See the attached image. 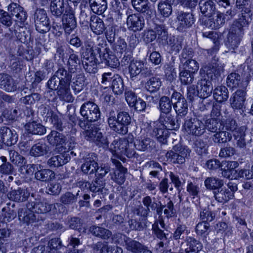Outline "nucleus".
<instances>
[{
  "label": "nucleus",
  "instance_id": "c9c22d12",
  "mask_svg": "<svg viewBox=\"0 0 253 253\" xmlns=\"http://www.w3.org/2000/svg\"><path fill=\"white\" fill-rule=\"evenodd\" d=\"M89 4L92 11L98 14H101L107 9L106 0H89Z\"/></svg>",
  "mask_w": 253,
  "mask_h": 253
},
{
  "label": "nucleus",
  "instance_id": "603ef678",
  "mask_svg": "<svg viewBox=\"0 0 253 253\" xmlns=\"http://www.w3.org/2000/svg\"><path fill=\"white\" fill-rule=\"evenodd\" d=\"M105 184V183L103 179L100 178H97L96 180L91 184H88V185H89L90 191L93 192H99L104 188Z\"/></svg>",
  "mask_w": 253,
  "mask_h": 253
},
{
  "label": "nucleus",
  "instance_id": "e433bc0d",
  "mask_svg": "<svg viewBox=\"0 0 253 253\" xmlns=\"http://www.w3.org/2000/svg\"><path fill=\"white\" fill-rule=\"evenodd\" d=\"M1 130L2 141L8 146H10L16 142L17 137L14 135L11 129L4 127Z\"/></svg>",
  "mask_w": 253,
  "mask_h": 253
},
{
  "label": "nucleus",
  "instance_id": "4468645a",
  "mask_svg": "<svg viewBox=\"0 0 253 253\" xmlns=\"http://www.w3.org/2000/svg\"><path fill=\"white\" fill-rule=\"evenodd\" d=\"M98 53L102 62L106 65L112 68H116L119 66L120 64L119 60L115 55L112 54L109 49L105 48L101 50L100 48V52Z\"/></svg>",
  "mask_w": 253,
  "mask_h": 253
},
{
  "label": "nucleus",
  "instance_id": "423d86ee",
  "mask_svg": "<svg viewBox=\"0 0 253 253\" xmlns=\"http://www.w3.org/2000/svg\"><path fill=\"white\" fill-rule=\"evenodd\" d=\"M190 152L186 147L176 145L171 151L167 153L166 157L173 163L183 164L185 158L189 155Z\"/></svg>",
  "mask_w": 253,
  "mask_h": 253
},
{
  "label": "nucleus",
  "instance_id": "2eb2a0df",
  "mask_svg": "<svg viewBox=\"0 0 253 253\" xmlns=\"http://www.w3.org/2000/svg\"><path fill=\"white\" fill-rule=\"evenodd\" d=\"M246 92L244 89H238L231 96L230 101L234 109H242L245 106Z\"/></svg>",
  "mask_w": 253,
  "mask_h": 253
},
{
  "label": "nucleus",
  "instance_id": "c03bdc74",
  "mask_svg": "<svg viewBox=\"0 0 253 253\" xmlns=\"http://www.w3.org/2000/svg\"><path fill=\"white\" fill-rule=\"evenodd\" d=\"M158 11L163 17H168L172 13L171 4L163 1H160L158 5Z\"/></svg>",
  "mask_w": 253,
  "mask_h": 253
},
{
  "label": "nucleus",
  "instance_id": "a878e982",
  "mask_svg": "<svg viewBox=\"0 0 253 253\" xmlns=\"http://www.w3.org/2000/svg\"><path fill=\"white\" fill-rule=\"evenodd\" d=\"M29 195V193L26 190L19 189L11 191L8 193V197L11 200L21 202L26 201Z\"/></svg>",
  "mask_w": 253,
  "mask_h": 253
},
{
  "label": "nucleus",
  "instance_id": "4be33fe9",
  "mask_svg": "<svg viewBox=\"0 0 253 253\" xmlns=\"http://www.w3.org/2000/svg\"><path fill=\"white\" fill-rule=\"evenodd\" d=\"M8 10L11 15L15 16V20L19 22H24L26 19V12L23 8L16 3H12L8 6Z\"/></svg>",
  "mask_w": 253,
  "mask_h": 253
},
{
  "label": "nucleus",
  "instance_id": "2f4dec72",
  "mask_svg": "<svg viewBox=\"0 0 253 253\" xmlns=\"http://www.w3.org/2000/svg\"><path fill=\"white\" fill-rule=\"evenodd\" d=\"M144 70V63L140 61H132L128 67L131 78L135 77Z\"/></svg>",
  "mask_w": 253,
  "mask_h": 253
},
{
  "label": "nucleus",
  "instance_id": "72a5a7b5",
  "mask_svg": "<svg viewBox=\"0 0 253 253\" xmlns=\"http://www.w3.org/2000/svg\"><path fill=\"white\" fill-rule=\"evenodd\" d=\"M50 151L49 147L44 143H37L32 146L30 155L34 157H39L46 155Z\"/></svg>",
  "mask_w": 253,
  "mask_h": 253
},
{
  "label": "nucleus",
  "instance_id": "f03ea898",
  "mask_svg": "<svg viewBox=\"0 0 253 253\" xmlns=\"http://www.w3.org/2000/svg\"><path fill=\"white\" fill-rule=\"evenodd\" d=\"M131 122V118L126 112L118 113L117 118L114 115V112L110 113L108 119L110 127L118 133L125 134L128 131V126Z\"/></svg>",
  "mask_w": 253,
  "mask_h": 253
},
{
  "label": "nucleus",
  "instance_id": "79ce46f5",
  "mask_svg": "<svg viewBox=\"0 0 253 253\" xmlns=\"http://www.w3.org/2000/svg\"><path fill=\"white\" fill-rule=\"evenodd\" d=\"M159 122H161L165 128L168 130L175 129L177 127L175 120L171 115L167 114L165 117H161Z\"/></svg>",
  "mask_w": 253,
  "mask_h": 253
},
{
  "label": "nucleus",
  "instance_id": "7c9ffc66",
  "mask_svg": "<svg viewBox=\"0 0 253 253\" xmlns=\"http://www.w3.org/2000/svg\"><path fill=\"white\" fill-rule=\"evenodd\" d=\"M65 7L64 0H51L50 9L53 15L56 16L61 15Z\"/></svg>",
  "mask_w": 253,
  "mask_h": 253
},
{
  "label": "nucleus",
  "instance_id": "49530a36",
  "mask_svg": "<svg viewBox=\"0 0 253 253\" xmlns=\"http://www.w3.org/2000/svg\"><path fill=\"white\" fill-rule=\"evenodd\" d=\"M183 70L191 74L197 72L199 66L198 63L193 59H188L183 64Z\"/></svg>",
  "mask_w": 253,
  "mask_h": 253
},
{
  "label": "nucleus",
  "instance_id": "1a4fd4ad",
  "mask_svg": "<svg viewBox=\"0 0 253 253\" xmlns=\"http://www.w3.org/2000/svg\"><path fill=\"white\" fill-rule=\"evenodd\" d=\"M184 128L188 133L199 136L204 133L205 127L201 121L194 118L185 122Z\"/></svg>",
  "mask_w": 253,
  "mask_h": 253
},
{
  "label": "nucleus",
  "instance_id": "58836bf2",
  "mask_svg": "<svg viewBox=\"0 0 253 253\" xmlns=\"http://www.w3.org/2000/svg\"><path fill=\"white\" fill-rule=\"evenodd\" d=\"M89 231L94 236L103 239H107L112 235L109 230L99 226H92L90 227Z\"/></svg>",
  "mask_w": 253,
  "mask_h": 253
},
{
  "label": "nucleus",
  "instance_id": "f704fd0d",
  "mask_svg": "<svg viewBox=\"0 0 253 253\" xmlns=\"http://www.w3.org/2000/svg\"><path fill=\"white\" fill-rule=\"evenodd\" d=\"M48 142L52 145H63L65 142L64 135L56 131H51L47 136Z\"/></svg>",
  "mask_w": 253,
  "mask_h": 253
},
{
  "label": "nucleus",
  "instance_id": "f8f14e48",
  "mask_svg": "<svg viewBox=\"0 0 253 253\" xmlns=\"http://www.w3.org/2000/svg\"><path fill=\"white\" fill-rule=\"evenodd\" d=\"M133 6L138 12L144 13L146 18H151L154 10L151 7L148 0H131Z\"/></svg>",
  "mask_w": 253,
  "mask_h": 253
},
{
  "label": "nucleus",
  "instance_id": "69168bd1",
  "mask_svg": "<svg viewBox=\"0 0 253 253\" xmlns=\"http://www.w3.org/2000/svg\"><path fill=\"white\" fill-rule=\"evenodd\" d=\"M222 176L230 179H237V170L228 169L224 167Z\"/></svg>",
  "mask_w": 253,
  "mask_h": 253
},
{
  "label": "nucleus",
  "instance_id": "0eeeda50",
  "mask_svg": "<svg viewBox=\"0 0 253 253\" xmlns=\"http://www.w3.org/2000/svg\"><path fill=\"white\" fill-rule=\"evenodd\" d=\"M80 113L82 116L89 122H94L100 118V112L98 106L92 102H88L82 105Z\"/></svg>",
  "mask_w": 253,
  "mask_h": 253
},
{
  "label": "nucleus",
  "instance_id": "412c9836",
  "mask_svg": "<svg viewBox=\"0 0 253 253\" xmlns=\"http://www.w3.org/2000/svg\"><path fill=\"white\" fill-rule=\"evenodd\" d=\"M154 124L155 125L153 130V135L160 142L164 143L169 136L168 129L165 128L161 122H156Z\"/></svg>",
  "mask_w": 253,
  "mask_h": 253
},
{
  "label": "nucleus",
  "instance_id": "393cba45",
  "mask_svg": "<svg viewBox=\"0 0 253 253\" xmlns=\"http://www.w3.org/2000/svg\"><path fill=\"white\" fill-rule=\"evenodd\" d=\"M90 27L93 33L100 35L105 29L104 22L97 16H92L90 18Z\"/></svg>",
  "mask_w": 253,
  "mask_h": 253
},
{
  "label": "nucleus",
  "instance_id": "de8ad7c7",
  "mask_svg": "<svg viewBox=\"0 0 253 253\" xmlns=\"http://www.w3.org/2000/svg\"><path fill=\"white\" fill-rule=\"evenodd\" d=\"M164 209V212L168 216H172L174 214L173 204L171 201L168 199V202L164 205H162L160 209L157 210V211L159 214L162 212V211Z\"/></svg>",
  "mask_w": 253,
  "mask_h": 253
},
{
  "label": "nucleus",
  "instance_id": "a19ab883",
  "mask_svg": "<svg viewBox=\"0 0 253 253\" xmlns=\"http://www.w3.org/2000/svg\"><path fill=\"white\" fill-rule=\"evenodd\" d=\"M24 30V27L17 25L14 26V32H11L10 34L6 33L5 36L9 38L15 36L22 42H25L26 41V36Z\"/></svg>",
  "mask_w": 253,
  "mask_h": 253
},
{
  "label": "nucleus",
  "instance_id": "dca6fc26",
  "mask_svg": "<svg viewBox=\"0 0 253 253\" xmlns=\"http://www.w3.org/2000/svg\"><path fill=\"white\" fill-rule=\"evenodd\" d=\"M82 171L84 173H94L98 169V165L96 162V157L93 154H89L86 157L84 162L81 167Z\"/></svg>",
  "mask_w": 253,
  "mask_h": 253
},
{
  "label": "nucleus",
  "instance_id": "3c124183",
  "mask_svg": "<svg viewBox=\"0 0 253 253\" xmlns=\"http://www.w3.org/2000/svg\"><path fill=\"white\" fill-rule=\"evenodd\" d=\"M56 76L59 80V84L70 83L71 77L67 74V71L63 68L58 70L56 73Z\"/></svg>",
  "mask_w": 253,
  "mask_h": 253
},
{
  "label": "nucleus",
  "instance_id": "5fc2aeb1",
  "mask_svg": "<svg viewBox=\"0 0 253 253\" xmlns=\"http://www.w3.org/2000/svg\"><path fill=\"white\" fill-rule=\"evenodd\" d=\"M240 76L235 73H232L228 75L227 78V84L229 86H235L238 85L240 81Z\"/></svg>",
  "mask_w": 253,
  "mask_h": 253
},
{
  "label": "nucleus",
  "instance_id": "473e14b6",
  "mask_svg": "<svg viewBox=\"0 0 253 253\" xmlns=\"http://www.w3.org/2000/svg\"><path fill=\"white\" fill-rule=\"evenodd\" d=\"M33 211L27 209H21L18 211L20 220L27 224L33 223L36 220V216Z\"/></svg>",
  "mask_w": 253,
  "mask_h": 253
},
{
  "label": "nucleus",
  "instance_id": "f3484780",
  "mask_svg": "<svg viewBox=\"0 0 253 253\" xmlns=\"http://www.w3.org/2000/svg\"><path fill=\"white\" fill-rule=\"evenodd\" d=\"M70 160L69 152L64 151L53 155L47 162L48 165L51 168L59 167L68 163Z\"/></svg>",
  "mask_w": 253,
  "mask_h": 253
},
{
  "label": "nucleus",
  "instance_id": "0e129e2a",
  "mask_svg": "<svg viewBox=\"0 0 253 253\" xmlns=\"http://www.w3.org/2000/svg\"><path fill=\"white\" fill-rule=\"evenodd\" d=\"M112 249L108 247L106 242H98L95 247V250L96 251H99L100 253H110L112 251Z\"/></svg>",
  "mask_w": 253,
  "mask_h": 253
},
{
  "label": "nucleus",
  "instance_id": "bf43d9fd",
  "mask_svg": "<svg viewBox=\"0 0 253 253\" xmlns=\"http://www.w3.org/2000/svg\"><path fill=\"white\" fill-rule=\"evenodd\" d=\"M77 200V197L70 192H66L60 198L61 202L64 204H72Z\"/></svg>",
  "mask_w": 253,
  "mask_h": 253
},
{
  "label": "nucleus",
  "instance_id": "8fccbe9b",
  "mask_svg": "<svg viewBox=\"0 0 253 253\" xmlns=\"http://www.w3.org/2000/svg\"><path fill=\"white\" fill-rule=\"evenodd\" d=\"M200 187L198 184L192 182H188L187 185L186 190L188 194L193 198L198 197L200 192Z\"/></svg>",
  "mask_w": 253,
  "mask_h": 253
},
{
  "label": "nucleus",
  "instance_id": "a211bd4d",
  "mask_svg": "<svg viewBox=\"0 0 253 253\" xmlns=\"http://www.w3.org/2000/svg\"><path fill=\"white\" fill-rule=\"evenodd\" d=\"M205 185L206 187L210 189L213 190V194L215 199L219 202L221 201V190L220 180L215 178H208L205 181Z\"/></svg>",
  "mask_w": 253,
  "mask_h": 253
},
{
  "label": "nucleus",
  "instance_id": "e2e57ef3",
  "mask_svg": "<svg viewBox=\"0 0 253 253\" xmlns=\"http://www.w3.org/2000/svg\"><path fill=\"white\" fill-rule=\"evenodd\" d=\"M227 118L226 121L223 125V126L225 127L226 129L234 131L236 129L237 123L234 119H233L230 115L228 116H225Z\"/></svg>",
  "mask_w": 253,
  "mask_h": 253
},
{
  "label": "nucleus",
  "instance_id": "4d7b16f0",
  "mask_svg": "<svg viewBox=\"0 0 253 253\" xmlns=\"http://www.w3.org/2000/svg\"><path fill=\"white\" fill-rule=\"evenodd\" d=\"M11 161L19 167H22L25 164L24 159L22 156L18 155L17 152L11 151L9 153Z\"/></svg>",
  "mask_w": 253,
  "mask_h": 253
},
{
  "label": "nucleus",
  "instance_id": "7ed1b4c3",
  "mask_svg": "<svg viewBox=\"0 0 253 253\" xmlns=\"http://www.w3.org/2000/svg\"><path fill=\"white\" fill-rule=\"evenodd\" d=\"M85 46V51L83 53V65L87 72H95L96 68L95 55L99 53L100 48L94 46V43L91 41L87 42Z\"/></svg>",
  "mask_w": 253,
  "mask_h": 253
},
{
  "label": "nucleus",
  "instance_id": "6ab92c4d",
  "mask_svg": "<svg viewBox=\"0 0 253 253\" xmlns=\"http://www.w3.org/2000/svg\"><path fill=\"white\" fill-rule=\"evenodd\" d=\"M0 87L7 92L16 90L17 85L14 80L7 74H0Z\"/></svg>",
  "mask_w": 253,
  "mask_h": 253
},
{
  "label": "nucleus",
  "instance_id": "5701e85b",
  "mask_svg": "<svg viewBox=\"0 0 253 253\" xmlns=\"http://www.w3.org/2000/svg\"><path fill=\"white\" fill-rule=\"evenodd\" d=\"M126 23L128 28L133 31L141 30L144 25L143 21L136 14L129 15Z\"/></svg>",
  "mask_w": 253,
  "mask_h": 253
},
{
  "label": "nucleus",
  "instance_id": "39448f33",
  "mask_svg": "<svg viewBox=\"0 0 253 253\" xmlns=\"http://www.w3.org/2000/svg\"><path fill=\"white\" fill-rule=\"evenodd\" d=\"M85 138L89 141L96 142L98 145L105 148L108 147V141L107 138L102 135L100 129L95 126H91L84 131Z\"/></svg>",
  "mask_w": 253,
  "mask_h": 253
},
{
  "label": "nucleus",
  "instance_id": "aec40b11",
  "mask_svg": "<svg viewBox=\"0 0 253 253\" xmlns=\"http://www.w3.org/2000/svg\"><path fill=\"white\" fill-rule=\"evenodd\" d=\"M182 250L186 253L198 252L202 249V245L195 239L188 237L186 238L185 244L182 245Z\"/></svg>",
  "mask_w": 253,
  "mask_h": 253
},
{
  "label": "nucleus",
  "instance_id": "37998d69",
  "mask_svg": "<svg viewBox=\"0 0 253 253\" xmlns=\"http://www.w3.org/2000/svg\"><path fill=\"white\" fill-rule=\"evenodd\" d=\"M161 86V82L159 78L152 77L145 84V87L150 92H155L158 90Z\"/></svg>",
  "mask_w": 253,
  "mask_h": 253
},
{
  "label": "nucleus",
  "instance_id": "09e8293b",
  "mask_svg": "<svg viewBox=\"0 0 253 253\" xmlns=\"http://www.w3.org/2000/svg\"><path fill=\"white\" fill-rule=\"evenodd\" d=\"M171 101L169 97H162L160 100V107L161 111L166 114H168L171 110Z\"/></svg>",
  "mask_w": 253,
  "mask_h": 253
},
{
  "label": "nucleus",
  "instance_id": "13d9d810",
  "mask_svg": "<svg viewBox=\"0 0 253 253\" xmlns=\"http://www.w3.org/2000/svg\"><path fill=\"white\" fill-rule=\"evenodd\" d=\"M181 82L184 84H190L192 83L193 77L191 73L184 70L182 71L179 74Z\"/></svg>",
  "mask_w": 253,
  "mask_h": 253
},
{
  "label": "nucleus",
  "instance_id": "20e7f679",
  "mask_svg": "<svg viewBox=\"0 0 253 253\" xmlns=\"http://www.w3.org/2000/svg\"><path fill=\"white\" fill-rule=\"evenodd\" d=\"M110 149L112 153L118 157L124 155L131 158L134 154L133 151L130 149L128 140L125 138L114 140L111 144Z\"/></svg>",
  "mask_w": 253,
  "mask_h": 253
},
{
  "label": "nucleus",
  "instance_id": "864d4df0",
  "mask_svg": "<svg viewBox=\"0 0 253 253\" xmlns=\"http://www.w3.org/2000/svg\"><path fill=\"white\" fill-rule=\"evenodd\" d=\"M47 190L49 194L58 195L61 190V186L59 183L52 181L48 185Z\"/></svg>",
  "mask_w": 253,
  "mask_h": 253
},
{
  "label": "nucleus",
  "instance_id": "c756f323",
  "mask_svg": "<svg viewBox=\"0 0 253 253\" xmlns=\"http://www.w3.org/2000/svg\"><path fill=\"white\" fill-rule=\"evenodd\" d=\"M116 165L118 168V169L115 171L114 177L112 176V179L118 184L121 185L125 181V174L127 172V169L122 167L120 162H116Z\"/></svg>",
  "mask_w": 253,
  "mask_h": 253
},
{
  "label": "nucleus",
  "instance_id": "9b49d317",
  "mask_svg": "<svg viewBox=\"0 0 253 253\" xmlns=\"http://www.w3.org/2000/svg\"><path fill=\"white\" fill-rule=\"evenodd\" d=\"M41 168L40 165H31L28 170L30 172H34L36 170L35 177L37 179L41 181H47L53 178L55 176L54 172L49 169H39Z\"/></svg>",
  "mask_w": 253,
  "mask_h": 253
},
{
  "label": "nucleus",
  "instance_id": "cd10ccee",
  "mask_svg": "<svg viewBox=\"0 0 253 253\" xmlns=\"http://www.w3.org/2000/svg\"><path fill=\"white\" fill-rule=\"evenodd\" d=\"M25 127L27 132L33 134L42 135L46 132L44 126L35 121L27 124Z\"/></svg>",
  "mask_w": 253,
  "mask_h": 253
},
{
  "label": "nucleus",
  "instance_id": "774afa93",
  "mask_svg": "<svg viewBox=\"0 0 253 253\" xmlns=\"http://www.w3.org/2000/svg\"><path fill=\"white\" fill-rule=\"evenodd\" d=\"M126 100L130 107L134 106V103L138 99L135 93L132 91H127L125 93Z\"/></svg>",
  "mask_w": 253,
  "mask_h": 253
},
{
  "label": "nucleus",
  "instance_id": "bb28decb",
  "mask_svg": "<svg viewBox=\"0 0 253 253\" xmlns=\"http://www.w3.org/2000/svg\"><path fill=\"white\" fill-rule=\"evenodd\" d=\"M126 248L133 253H152L151 251L140 243L133 240L126 242Z\"/></svg>",
  "mask_w": 253,
  "mask_h": 253
},
{
  "label": "nucleus",
  "instance_id": "ea45409f",
  "mask_svg": "<svg viewBox=\"0 0 253 253\" xmlns=\"http://www.w3.org/2000/svg\"><path fill=\"white\" fill-rule=\"evenodd\" d=\"M112 88L116 94H121L124 90V84L123 79L118 75H114L112 81Z\"/></svg>",
  "mask_w": 253,
  "mask_h": 253
},
{
  "label": "nucleus",
  "instance_id": "a18cd8bd",
  "mask_svg": "<svg viewBox=\"0 0 253 253\" xmlns=\"http://www.w3.org/2000/svg\"><path fill=\"white\" fill-rule=\"evenodd\" d=\"M153 144L154 142L149 138H144L141 139L137 140L135 142L136 148L140 151H145L152 147Z\"/></svg>",
  "mask_w": 253,
  "mask_h": 253
},
{
  "label": "nucleus",
  "instance_id": "b1692460",
  "mask_svg": "<svg viewBox=\"0 0 253 253\" xmlns=\"http://www.w3.org/2000/svg\"><path fill=\"white\" fill-rule=\"evenodd\" d=\"M62 21L65 33L67 34H70L77 26L74 15L72 13L65 15Z\"/></svg>",
  "mask_w": 253,
  "mask_h": 253
},
{
  "label": "nucleus",
  "instance_id": "f257e3e1",
  "mask_svg": "<svg viewBox=\"0 0 253 253\" xmlns=\"http://www.w3.org/2000/svg\"><path fill=\"white\" fill-rule=\"evenodd\" d=\"M253 13L248 8H245L242 10V16L235 21L230 30L225 42V44L232 48L238 46L244 32V28L247 27L252 20Z\"/></svg>",
  "mask_w": 253,
  "mask_h": 253
},
{
  "label": "nucleus",
  "instance_id": "680f3d73",
  "mask_svg": "<svg viewBox=\"0 0 253 253\" xmlns=\"http://www.w3.org/2000/svg\"><path fill=\"white\" fill-rule=\"evenodd\" d=\"M243 178L246 179H251L253 178V172L249 169H242L237 170V179Z\"/></svg>",
  "mask_w": 253,
  "mask_h": 253
},
{
  "label": "nucleus",
  "instance_id": "052dcab7",
  "mask_svg": "<svg viewBox=\"0 0 253 253\" xmlns=\"http://www.w3.org/2000/svg\"><path fill=\"white\" fill-rule=\"evenodd\" d=\"M0 22L7 27L10 26L12 23L10 15L3 10H0Z\"/></svg>",
  "mask_w": 253,
  "mask_h": 253
},
{
  "label": "nucleus",
  "instance_id": "6e6552de",
  "mask_svg": "<svg viewBox=\"0 0 253 253\" xmlns=\"http://www.w3.org/2000/svg\"><path fill=\"white\" fill-rule=\"evenodd\" d=\"M36 30L40 33L47 32L50 28L49 19L45 10L42 9L36 11L35 14Z\"/></svg>",
  "mask_w": 253,
  "mask_h": 253
},
{
  "label": "nucleus",
  "instance_id": "c85d7f7f",
  "mask_svg": "<svg viewBox=\"0 0 253 253\" xmlns=\"http://www.w3.org/2000/svg\"><path fill=\"white\" fill-rule=\"evenodd\" d=\"M57 94L60 98L67 102H73L74 99L69 88V83L59 84Z\"/></svg>",
  "mask_w": 253,
  "mask_h": 253
},
{
  "label": "nucleus",
  "instance_id": "338daca9",
  "mask_svg": "<svg viewBox=\"0 0 253 253\" xmlns=\"http://www.w3.org/2000/svg\"><path fill=\"white\" fill-rule=\"evenodd\" d=\"M33 211L38 213H44L49 210V208L46 203H39L33 208Z\"/></svg>",
  "mask_w": 253,
  "mask_h": 253
},
{
  "label": "nucleus",
  "instance_id": "ddd939ff",
  "mask_svg": "<svg viewBox=\"0 0 253 253\" xmlns=\"http://www.w3.org/2000/svg\"><path fill=\"white\" fill-rule=\"evenodd\" d=\"M177 29L181 31L191 27L194 23L193 14L190 12H180L177 16Z\"/></svg>",
  "mask_w": 253,
  "mask_h": 253
},
{
  "label": "nucleus",
  "instance_id": "4c0bfd02",
  "mask_svg": "<svg viewBox=\"0 0 253 253\" xmlns=\"http://www.w3.org/2000/svg\"><path fill=\"white\" fill-rule=\"evenodd\" d=\"M199 4L201 11L205 16L210 17L215 13V7L212 1H201Z\"/></svg>",
  "mask_w": 253,
  "mask_h": 253
},
{
  "label": "nucleus",
  "instance_id": "6e6d98bb",
  "mask_svg": "<svg viewBox=\"0 0 253 253\" xmlns=\"http://www.w3.org/2000/svg\"><path fill=\"white\" fill-rule=\"evenodd\" d=\"M209 226V223L207 222H199L196 226V231L200 235L208 234Z\"/></svg>",
  "mask_w": 253,
  "mask_h": 253
},
{
  "label": "nucleus",
  "instance_id": "9d476101",
  "mask_svg": "<svg viewBox=\"0 0 253 253\" xmlns=\"http://www.w3.org/2000/svg\"><path fill=\"white\" fill-rule=\"evenodd\" d=\"M171 101L177 114L182 116L187 114L188 106L186 101L180 93L177 92L173 93Z\"/></svg>",
  "mask_w": 253,
  "mask_h": 253
}]
</instances>
